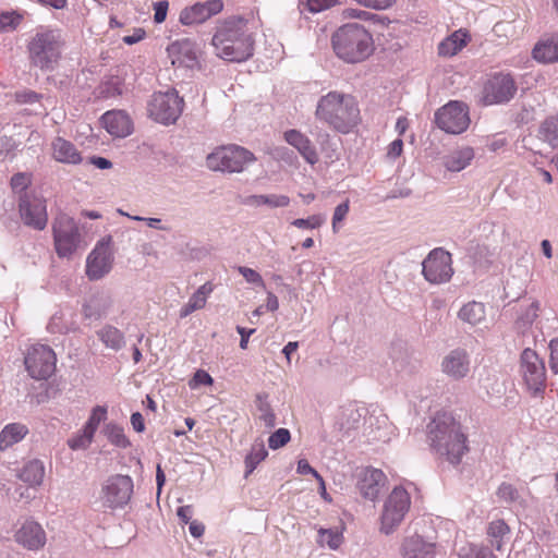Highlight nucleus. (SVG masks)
Instances as JSON below:
<instances>
[{
    "label": "nucleus",
    "instance_id": "obj_5",
    "mask_svg": "<svg viewBox=\"0 0 558 558\" xmlns=\"http://www.w3.org/2000/svg\"><path fill=\"white\" fill-rule=\"evenodd\" d=\"M331 45L336 56L347 63L363 62L374 51L372 34L359 23L340 26L331 36Z\"/></svg>",
    "mask_w": 558,
    "mask_h": 558
},
{
    "label": "nucleus",
    "instance_id": "obj_12",
    "mask_svg": "<svg viewBox=\"0 0 558 558\" xmlns=\"http://www.w3.org/2000/svg\"><path fill=\"white\" fill-rule=\"evenodd\" d=\"M520 373L527 390L542 396L546 388V367L544 361L531 349H524L520 357Z\"/></svg>",
    "mask_w": 558,
    "mask_h": 558
},
{
    "label": "nucleus",
    "instance_id": "obj_22",
    "mask_svg": "<svg viewBox=\"0 0 558 558\" xmlns=\"http://www.w3.org/2000/svg\"><path fill=\"white\" fill-rule=\"evenodd\" d=\"M112 306V294L105 290L97 291L83 305V315L85 318L97 320L106 316Z\"/></svg>",
    "mask_w": 558,
    "mask_h": 558
},
{
    "label": "nucleus",
    "instance_id": "obj_25",
    "mask_svg": "<svg viewBox=\"0 0 558 558\" xmlns=\"http://www.w3.org/2000/svg\"><path fill=\"white\" fill-rule=\"evenodd\" d=\"M51 157L57 162L73 166L80 165L83 161L82 155L75 145L60 136L51 142Z\"/></svg>",
    "mask_w": 558,
    "mask_h": 558
},
{
    "label": "nucleus",
    "instance_id": "obj_14",
    "mask_svg": "<svg viewBox=\"0 0 558 558\" xmlns=\"http://www.w3.org/2000/svg\"><path fill=\"white\" fill-rule=\"evenodd\" d=\"M435 121L442 131L461 134L470 124L468 106L460 101H450L437 110Z\"/></svg>",
    "mask_w": 558,
    "mask_h": 558
},
{
    "label": "nucleus",
    "instance_id": "obj_30",
    "mask_svg": "<svg viewBox=\"0 0 558 558\" xmlns=\"http://www.w3.org/2000/svg\"><path fill=\"white\" fill-rule=\"evenodd\" d=\"M243 205L250 207L284 208L290 205V197L284 194H254L243 198Z\"/></svg>",
    "mask_w": 558,
    "mask_h": 558
},
{
    "label": "nucleus",
    "instance_id": "obj_62",
    "mask_svg": "<svg viewBox=\"0 0 558 558\" xmlns=\"http://www.w3.org/2000/svg\"><path fill=\"white\" fill-rule=\"evenodd\" d=\"M177 515L181 520L182 523H190L193 517V508L192 506H182L177 510Z\"/></svg>",
    "mask_w": 558,
    "mask_h": 558
},
{
    "label": "nucleus",
    "instance_id": "obj_43",
    "mask_svg": "<svg viewBox=\"0 0 558 558\" xmlns=\"http://www.w3.org/2000/svg\"><path fill=\"white\" fill-rule=\"evenodd\" d=\"M105 435L110 444L118 448L125 449L131 446L124 429L119 425L112 423L107 424L105 427Z\"/></svg>",
    "mask_w": 558,
    "mask_h": 558
},
{
    "label": "nucleus",
    "instance_id": "obj_47",
    "mask_svg": "<svg viewBox=\"0 0 558 558\" xmlns=\"http://www.w3.org/2000/svg\"><path fill=\"white\" fill-rule=\"evenodd\" d=\"M94 435L83 426L82 430L68 440V445L72 450L87 449L94 439Z\"/></svg>",
    "mask_w": 558,
    "mask_h": 558
},
{
    "label": "nucleus",
    "instance_id": "obj_18",
    "mask_svg": "<svg viewBox=\"0 0 558 558\" xmlns=\"http://www.w3.org/2000/svg\"><path fill=\"white\" fill-rule=\"evenodd\" d=\"M223 10L222 0H207L196 2L181 10L179 21L182 25L192 26L203 24Z\"/></svg>",
    "mask_w": 558,
    "mask_h": 558
},
{
    "label": "nucleus",
    "instance_id": "obj_35",
    "mask_svg": "<svg viewBox=\"0 0 558 558\" xmlns=\"http://www.w3.org/2000/svg\"><path fill=\"white\" fill-rule=\"evenodd\" d=\"M45 476V465L40 460L34 459L24 464L19 477L29 486H39Z\"/></svg>",
    "mask_w": 558,
    "mask_h": 558
},
{
    "label": "nucleus",
    "instance_id": "obj_51",
    "mask_svg": "<svg viewBox=\"0 0 558 558\" xmlns=\"http://www.w3.org/2000/svg\"><path fill=\"white\" fill-rule=\"evenodd\" d=\"M291 435L289 429L279 428L272 433L268 438V446L270 449H279L290 441Z\"/></svg>",
    "mask_w": 558,
    "mask_h": 558
},
{
    "label": "nucleus",
    "instance_id": "obj_27",
    "mask_svg": "<svg viewBox=\"0 0 558 558\" xmlns=\"http://www.w3.org/2000/svg\"><path fill=\"white\" fill-rule=\"evenodd\" d=\"M401 555L403 558H434L435 545L415 534L404 538Z\"/></svg>",
    "mask_w": 558,
    "mask_h": 558
},
{
    "label": "nucleus",
    "instance_id": "obj_8",
    "mask_svg": "<svg viewBox=\"0 0 558 558\" xmlns=\"http://www.w3.org/2000/svg\"><path fill=\"white\" fill-rule=\"evenodd\" d=\"M52 232L54 248L59 257L72 256L82 242L76 221L66 214H60L54 218Z\"/></svg>",
    "mask_w": 558,
    "mask_h": 558
},
{
    "label": "nucleus",
    "instance_id": "obj_24",
    "mask_svg": "<svg viewBox=\"0 0 558 558\" xmlns=\"http://www.w3.org/2000/svg\"><path fill=\"white\" fill-rule=\"evenodd\" d=\"M386 475L379 469H365L359 481V489L362 496L369 500H375L381 487L385 484Z\"/></svg>",
    "mask_w": 558,
    "mask_h": 558
},
{
    "label": "nucleus",
    "instance_id": "obj_26",
    "mask_svg": "<svg viewBox=\"0 0 558 558\" xmlns=\"http://www.w3.org/2000/svg\"><path fill=\"white\" fill-rule=\"evenodd\" d=\"M535 61L549 64L558 61V33L544 35L532 51Z\"/></svg>",
    "mask_w": 558,
    "mask_h": 558
},
{
    "label": "nucleus",
    "instance_id": "obj_4",
    "mask_svg": "<svg viewBox=\"0 0 558 558\" xmlns=\"http://www.w3.org/2000/svg\"><path fill=\"white\" fill-rule=\"evenodd\" d=\"M65 39L62 31L40 26L27 41L29 64L45 72L53 71L62 58Z\"/></svg>",
    "mask_w": 558,
    "mask_h": 558
},
{
    "label": "nucleus",
    "instance_id": "obj_37",
    "mask_svg": "<svg viewBox=\"0 0 558 558\" xmlns=\"http://www.w3.org/2000/svg\"><path fill=\"white\" fill-rule=\"evenodd\" d=\"M485 306L483 303L472 301L466 303L459 311V318L472 326L480 324L485 318Z\"/></svg>",
    "mask_w": 558,
    "mask_h": 558
},
{
    "label": "nucleus",
    "instance_id": "obj_33",
    "mask_svg": "<svg viewBox=\"0 0 558 558\" xmlns=\"http://www.w3.org/2000/svg\"><path fill=\"white\" fill-rule=\"evenodd\" d=\"M28 434V428L22 423H10L0 433V450L4 451L20 442Z\"/></svg>",
    "mask_w": 558,
    "mask_h": 558
},
{
    "label": "nucleus",
    "instance_id": "obj_57",
    "mask_svg": "<svg viewBox=\"0 0 558 558\" xmlns=\"http://www.w3.org/2000/svg\"><path fill=\"white\" fill-rule=\"evenodd\" d=\"M29 184V178L25 173H16L11 179V186L14 191L23 192Z\"/></svg>",
    "mask_w": 558,
    "mask_h": 558
},
{
    "label": "nucleus",
    "instance_id": "obj_31",
    "mask_svg": "<svg viewBox=\"0 0 558 558\" xmlns=\"http://www.w3.org/2000/svg\"><path fill=\"white\" fill-rule=\"evenodd\" d=\"M474 149L470 146L459 147L444 158V166L448 171L459 172L465 169L474 159Z\"/></svg>",
    "mask_w": 558,
    "mask_h": 558
},
{
    "label": "nucleus",
    "instance_id": "obj_50",
    "mask_svg": "<svg viewBox=\"0 0 558 558\" xmlns=\"http://www.w3.org/2000/svg\"><path fill=\"white\" fill-rule=\"evenodd\" d=\"M325 221V216L312 215L308 218H298L292 221V225L299 229H316L323 226Z\"/></svg>",
    "mask_w": 558,
    "mask_h": 558
},
{
    "label": "nucleus",
    "instance_id": "obj_42",
    "mask_svg": "<svg viewBox=\"0 0 558 558\" xmlns=\"http://www.w3.org/2000/svg\"><path fill=\"white\" fill-rule=\"evenodd\" d=\"M317 543L319 546H327L332 550H337L343 543V534L341 531L336 529H323L318 530Z\"/></svg>",
    "mask_w": 558,
    "mask_h": 558
},
{
    "label": "nucleus",
    "instance_id": "obj_49",
    "mask_svg": "<svg viewBox=\"0 0 558 558\" xmlns=\"http://www.w3.org/2000/svg\"><path fill=\"white\" fill-rule=\"evenodd\" d=\"M106 416L107 409L105 407L97 405L93 409L92 414L85 423L84 427L95 434L99 424L106 420Z\"/></svg>",
    "mask_w": 558,
    "mask_h": 558
},
{
    "label": "nucleus",
    "instance_id": "obj_34",
    "mask_svg": "<svg viewBox=\"0 0 558 558\" xmlns=\"http://www.w3.org/2000/svg\"><path fill=\"white\" fill-rule=\"evenodd\" d=\"M468 43V34L462 31H456L438 46V53L442 57H452L462 50Z\"/></svg>",
    "mask_w": 558,
    "mask_h": 558
},
{
    "label": "nucleus",
    "instance_id": "obj_45",
    "mask_svg": "<svg viewBox=\"0 0 558 558\" xmlns=\"http://www.w3.org/2000/svg\"><path fill=\"white\" fill-rule=\"evenodd\" d=\"M341 4L340 0H305L300 2V11L307 10L311 13H320L336 5Z\"/></svg>",
    "mask_w": 558,
    "mask_h": 558
},
{
    "label": "nucleus",
    "instance_id": "obj_2",
    "mask_svg": "<svg viewBox=\"0 0 558 558\" xmlns=\"http://www.w3.org/2000/svg\"><path fill=\"white\" fill-rule=\"evenodd\" d=\"M432 449L451 464H459L468 451L466 436L449 413H438L428 424Z\"/></svg>",
    "mask_w": 558,
    "mask_h": 558
},
{
    "label": "nucleus",
    "instance_id": "obj_56",
    "mask_svg": "<svg viewBox=\"0 0 558 558\" xmlns=\"http://www.w3.org/2000/svg\"><path fill=\"white\" fill-rule=\"evenodd\" d=\"M213 381H214L213 377L207 372H205L203 369H198L194 374V377H193L192 381L190 383V386L192 388H195L201 385L209 386L213 384Z\"/></svg>",
    "mask_w": 558,
    "mask_h": 558
},
{
    "label": "nucleus",
    "instance_id": "obj_60",
    "mask_svg": "<svg viewBox=\"0 0 558 558\" xmlns=\"http://www.w3.org/2000/svg\"><path fill=\"white\" fill-rule=\"evenodd\" d=\"M41 95L34 90H24L21 93H16V100L20 104H34L39 101Z\"/></svg>",
    "mask_w": 558,
    "mask_h": 558
},
{
    "label": "nucleus",
    "instance_id": "obj_61",
    "mask_svg": "<svg viewBox=\"0 0 558 558\" xmlns=\"http://www.w3.org/2000/svg\"><path fill=\"white\" fill-rule=\"evenodd\" d=\"M403 149V141L401 138H397L391 142L388 146L387 156L390 159H396L399 157Z\"/></svg>",
    "mask_w": 558,
    "mask_h": 558
},
{
    "label": "nucleus",
    "instance_id": "obj_15",
    "mask_svg": "<svg viewBox=\"0 0 558 558\" xmlns=\"http://www.w3.org/2000/svg\"><path fill=\"white\" fill-rule=\"evenodd\" d=\"M111 238L100 240L86 258V276L89 280H99L110 272L113 265Z\"/></svg>",
    "mask_w": 558,
    "mask_h": 558
},
{
    "label": "nucleus",
    "instance_id": "obj_21",
    "mask_svg": "<svg viewBox=\"0 0 558 558\" xmlns=\"http://www.w3.org/2000/svg\"><path fill=\"white\" fill-rule=\"evenodd\" d=\"M470 356L464 349L451 350L441 361V371L452 379H462L470 372Z\"/></svg>",
    "mask_w": 558,
    "mask_h": 558
},
{
    "label": "nucleus",
    "instance_id": "obj_53",
    "mask_svg": "<svg viewBox=\"0 0 558 558\" xmlns=\"http://www.w3.org/2000/svg\"><path fill=\"white\" fill-rule=\"evenodd\" d=\"M238 270L247 282L264 287V280L256 270L245 266H240Z\"/></svg>",
    "mask_w": 558,
    "mask_h": 558
},
{
    "label": "nucleus",
    "instance_id": "obj_11",
    "mask_svg": "<svg viewBox=\"0 0 558 558\" xmlns=\"http://www.w3.org/2000/svg\"><path fill=\"white\" fill-rule=\"evenodd\" d=\"M134 483L131 476L114 474L109 476L101 486L102 506L111 510L124 508L131 500Z\"/></svg>",
    "mask_w": 558,
    "mask_h": 558
},
{
    "label": "nucleus",
    "instance_id": "obj_55",
    "mask_svg": "<svg viewBox=\"0 0 558 558\" xmlns=\"http://www.w3.org/2000/svg\"><path fill=\"white\" fill-rule=\"evenodd\" d=\"M296 471L299 474L301 475H306V474H312L316 480H318L320 482V484L324 486V480L323 477L319 475V473L313 469L310 463L307 462V460L305 459H301L299 460L298 462V468H296Z\"/></svg>",
    "mask_w": 558,
    "mask_h": 558
},
{
    "label": "nucleus",
    "instance_id": "obj_13",
    "mask_svg": "<svg viewBox=\"0 0 558 558\" xmlns=\"http://www.w3.org/2000/svg\"><path fill=\"white\" fill-rule=\"evenodd\" d=\"M422 275L432 284L448 282L452 275V257L442 247L432 250L422 262Z\"/></svg>",
    "mask_w": 558,
    "mask_h": 558
},
{
    "label": "nucleus",
    "instance_id": "obj_41",
    "mask_svg": "<svg viewBox=\"0 0 558 558\" xmlns=\"http://www.w3.org/2000/svg\"><path fill=\"white\" fill-rule=\"evenodd\" d=\"M267 395H258L256 397L257 417L267 428H272L276 425V414L274 413L270 403L267 400Z\"/></svg>",
    "mask_w": 558,
    "mask_h": 558
},
{
    "label": "nucleus",
    "instance_id": "obj_39",
    "mask_svg": "<svg viewBox=\"0 0 558 558\" xmlns=\"http://www.w3.org/2000/svg\"><path fill=\"white\" fill-rule=\"evenodd\" d=\"M267 456L268 451L265 448L264 441L260 439L255 440L245 458V477L253 473L256 466L265 460Z\"/></svg>",
    "mask_w": 558,
    "mask_h": 558
},
{
    "label": "nucleus",
    "instance_id": "obj_6",
    "mask_svg": "<svg viewBox=\"0 0 558 558\" xmlns=\"http://www.w3.org/2000/svg\"><path fill=\"white\" fill-rule=\"evenodd\" d=\"M256 160L254 154L239 145L217 147L206 158L207 167L213 171L239 173Z\"/></svg>",
    "mask_w": 558,
    "mask_h": 558
},
{
    "label": "nucleus",
    "instance_id": "obj_1",
    "mask_svg": "<svg viewBox=\"0 0 558 558\" xmlns=\"http://www.w3.org/2000/svg\"><path fill=\"white\" fill-rule=\"evenodd\" d=\"M254 37L246 19L232 15L216 23L211 38L215 53L230 62H243L254 53Z\"/></svg>",
    "mask_w": 558,
    "mask_h": 558
},
{
    "label": "nucleus",
    "instance_id": "obj_19",
    "mask_svg": "<svg viewBox=\"0 0 558 558\" xmlns=\"http://www.w3.org/2000/svg\"><path fill=\"white\" fill-rule=\"evenodd\" d=\"M167 51L171 63L175 66L193 69L198 64L197 47L190 38L173 41L168 46Z\"/></svg>",
    "mask_w": 558,
    "mask_h": 558
},
{
    "label": "nucleus",
    "instance_id": "obj_28",
    "mask_svg": "<svg viewBox=\"0 0 558 558\" xmlns=\"http://www.w3.org/2000/svg\"><path fill=\"white\" fill-rule=\"evenodd\" d=\"M365 412L364 408H359L352 403L342 407L337 416V428L344 434L357 429L365 417Z\"/></svg>",
    "mask_w": 558,
    "mask_h": 558
},
{
    "label": "nucleus",
    "instance_id": "obj_48",
    "mask_svg": "<svg viewBox=\"0 0 558 558\" xmlns=\"http://www.w3.org/2000/svg\"><path fill=\"white\" fill-rule=\"evenodd\" d=\"M23 20V15L12 11V12H3L0 14V31L1 32H11L17 28Z\"/></svg>",
    "mask_w": 558,
    "mask_h": 558
},
{
    "label": "nucleus",
    "instance_id": "obj_38",
    "mask_svg": "<svg viewBox=\"0 0 558 558\" xmlns=\"http://www.w3.org/2000/svg\"><path fill=\"white\" fill-rule=\"evenodd\" d=\"M538 137L551 147H558V116H550L542 122Z\"/></svg>",
    "mask_w": 558,
    "mask_h": 558
},
{
    "label": "nucleus",
    "instance_id": "obj_23",
    "mask_svg": "<svg viewBox=\"0 0 558 558\" xmlns=\"http://www.w3.org/2000/svg\"><path fill=\"white\" fill-rule=\"evenodd\" d=\"M106 131L114 137H125L132 133V122L129 116L121 110L107 111L101 117Z\"/></svg>",
    "mask_w": 558,
    "mask_h": 558
},
{
    "label": "nucleus",
    "instance_id": "obj_58",
    "mask_svg": "<svg viewBox=\"0 0 558 558\" xmlns=\"http://www.w3.org/2000/svg\"><path fill=\"white\" fill-rule=\"evenodd\" d=\"M168 2L167 1H158L154 4V21L155 23H162L167 17L168 12Z\"/></svg>",
    "mask_w": 558,
    "mask_h": 558
},
{
    "label": "nucleus",
    "instance_id": "obj_16",
    "mask_svg": "<svg viewBox=\"0 0 558 558\" xmlns=\"http://www.w3.org/2000/svg\"><path fill=\"white\" fill-rule=\"evenodd\" d=\"M19 211L24 225L44 230L48 222L46 201L34 193L25 192L20 196Z\"/></svg>",
    "mask_w": 558,
    "mask_h": 558
},
{
    "label": "nucleus",
    "instance_id": "obj_54",
    "mask_svg": "<svg viewBox=\"0 0 558 558\" xmlns=\"http://www.w3.org/2000/svg\"><path fill=\"white\" fill-rule=\"evenodd\" d=\"M460 558H496L494 554L485 547L471 546L465 555Z\"/></svg>",
    "mask_w": 558,
    "mask_h": 558
},
{
    "label": "nucleus",
    "instance_id": "obj_59",
    "mask_svg": "<svg viewBox=\"0 0 558 558\" xmlns=\"http://www.w3.org/2000/svg\"><path fill=\"white\" fill-rule=\"evenodd\" d=\"M550 356H549V366L550 369L558 374V338L553 339L549 343Z\"/></svg>",
    "mask_w": 558,
    "mask_h": 558
},
{
    "label": "nucleus",
    "instance_id": "obj_64",
    "mask_svg": "<svg viewBox=\"0 0 558 558\" xmlns=\"http://www.w3.org/2000/svg\"><path fill=\"white\" fill-rule=\"evenodd\" d=\"M131 424L137 433H142L145 429L144 418L140 412H135L131 415Z\"/></svg>",
    "mask_w": 558,
    "mask_h": 558
},
{
    "label": "nucleus",
    "instance_id": "obj_29",
    "mask_svg": "<svg viewBox=\"0 0 558 558\" xmlns=\"http://www.w3.org/2000/svg\"><path fill=\"white\" fill-rule=\"evenodd\" d=\"M284 140L293 146L301 156L311 165L318 161V155L311 140L298 130H289L284 133Z\"/></svg>",
    "mask_w": 558,
    "mask_h": 558
},
{
    "label": "nucleus",
    "instance_id": "obj_63",
    "mask_svg": "<svg viewBox=\"0 0 558 558\" xmlns=\"http://www.w3.org/2000/svg\"><path fill=\"white\" fill-rule=\"evenodd\" d=\"M236 331L241 336L240 348L245 350L247 348L248 338L255 332V329H246L244 327L238 326Z\"/></svg>",
    "mask_w": 558,
    "mask_h": 558
},
{
    "label": "nucleus",
    "instance_id": "obj_17",
    "mask_svg": "<svg viewBox=\"0 0 558 558\" xmlns=\"http://www.w3.org/2000/svg\"><path fill=\"white\" fill-rule=\"evenodd\" d=\"M517 92L514 80L509 74L498 73L484 85L483 101L485 105H496L510 101Z\"/></svg>",
    "mask_w": 558,
    "mask_h": 558
},
{
    "label": "nucleus",
    "instance_id": "obj_40",
    "mask_svg": "<svg viewBox=\"0 0 558 558\" xmlns=\"http://www.w3.org/2000/svg\"><path fill=\"white\" fill-rule=\"evenodd\" d=\"M101 342L112 350H120L124 345L123 333L113 326H105L98 331Z\"/></svg>",
    "mask_w": 558,
    "mask_h": 558
},
{
    "label": "nucleus",
    "instance_id": "obj_3",
    "mask_svg": "<svg viewBox=\"0 0 558 558\" xmlns=\"http://www.w3.org/2000/svg\"><path fill=\"white\" fill-rule=\"evenodd\" d=\"M316 118L337 132L348 134L361 121L360 108L352 95L329 92L317 102Z\"/></svg>",
    "mask_w": 558,
    "mask_h": 558
},
{
    "label": "nucleus",
    "instance_id": "obj_36",
    "mask_svg": "<svg viewBox=\"0 0 558 558\" xmlns=\"http://www.w3.org/2000/svg\"><path fill=\"white\" fill-rule=\"evenodd\" d=\"M509 533L510 529L504 520H494L488 524L487 535L492 546L498 551L502 550L505 538Z\"/></svg>",
    "mask_w": 558,
    "mask_h": 558
},
{
    "label": "nucleus",
    "instance_id": "obj_10",
    "mask_svg": "<svg viewBox=\"0 0 558 558\" xmlns=\"http://www.w3.org/2000/svg\"><path fill=\"white\" fill-rule=\"evenodd\" d=\"M183 98L175 89L155 93L148 102L149 116L162 124L174 123L182 113Z\"/></svg>",
    "mask_w": 558,
    "mask_h": 558
},
{
    "label": "nucleus",
    "instance_id": "obj_44",
    "mask_svg": "<svg viewBox=\"0 0 558 558\" xmlns=\"http://www.w3.org/2000/svg\"><path fill=\"white\" fill-rule=\"evenodd\" d=\"M124 84L121 77L111 76L106 80L99 87V93L105 98H112L122 95Z\"/></svg>",
    "mask_w": 558,
    "mask_h": 558
},
{
    "label": "nucleus",
    "instance_id": "obj_7",
    "mask_svg": "<svg viewBox=\"0 0 558 558\" xmlns=\"http://www.w3.org/2000/svg\"><path fill=\"white\" fill-rule=\"evenodd\" d=\"M57 355L51 347L33 343L24 352V365L28 375L36 379H48L56 371Z\"/></svg>",
    "mask_w": 558,
    "mask_h": 558
},
{
    "label": "nucleus",
    "instance_id": "obj_32",
    "mask_svg": "<svg viewBox=\"0 0 558 558\" xmlns=\"http://www.w3.org/2000/svg\"><path fill=\"white\" fill-rule=\"evenodd\" d=\"M214 287L210 282L202 284L190 298L189 302L180 310V317L185 318L193 312L203 308L206 305L208 295L213 292Z\"/></svg>",
    "mask_w": 558,
    "mask_h": 558
},
{
    "label": "nucleus",
    "instance_id": "obj_20",
    "mask_svg": "<svg viewBox=\"0 0 558 558\" xmlns=\"http://www.w3.org/2000/svg\"><path fill=\"white\" fill-rule=\"evenodd\" d=\"M17 544L28 550H39L46 544V532L39 523L33 520H26L15 532Z\"/></svg>",
    "mask_w": 558,
    "mask_h": 558
},
{
    "label": "nucleus",
    "instance_id": "obj_9",
    "mask_svg": "<svg viewBox=\"0 0 558 558\" xmlns=\"http://www.w3.org/2000/svg\"><path fill=\"white\" fill-rule=\"evenodd\" d=\"M411 499L403 487H395L384 504L380 515V532L389 535L404 519L409 511Z\"/></svg>",
    "mask_w": 558,
    "mask_h": 558
},
{
    "label": "nucleus",
    "instance_id": "obj_52",
    "mask_svg": "<svg viewBox=\"0 0 558 558\" xmlns=\"http://www.w3.org/2000/svg\"><path fill=\"white\" fill-rule=\"evenodd\" d=\"M350 210V202L349 199L344 201L343 203L339 204L333 211L332 215V231L337 233L341 227V223L345 219L348 213Z\"/></svg>",
    "mask_w": 558,
    "mask_h": 558
},
{
    "label": "nucleus",
    "instance_id": "obj_46",
    "mask_svg": "<svg viewBox=\"0 0 558 558\" xmlns=\"http://www.w3.org/2000/svg\"><path fill=\"white\" fill-rule=\"evenodd\" d=\"M497 496L505 502L509 504H518L520 506H524L525 502L521 498L518 489L509 483H501L497 489Z\"/></svg>",
    "mask_w": 558,
    "mask_h": 558
}]
</instances>
